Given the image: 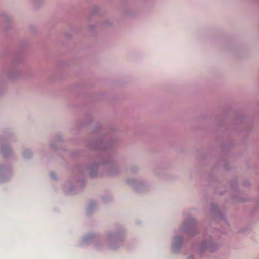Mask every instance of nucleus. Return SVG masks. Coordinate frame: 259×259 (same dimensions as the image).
Masks as SVG:
<instances>
[{"mask_svg": "<svg viewBox=\"0 0 259 259\" xmlns=\"http://www.w3.org/2000/svg\"><path fill=\"white\" fill-rule=\"evenodd\" d=\"M177 239H178V241L180 242V243H181V241H182L181 238H179V239H178V238H177V237H176V238H175V240H177Z\"/></svg>", "mask_w": 259, "mask_h": 259, "instance_id": "f257e3e1", "label": "nucleus"}]
</instances>
